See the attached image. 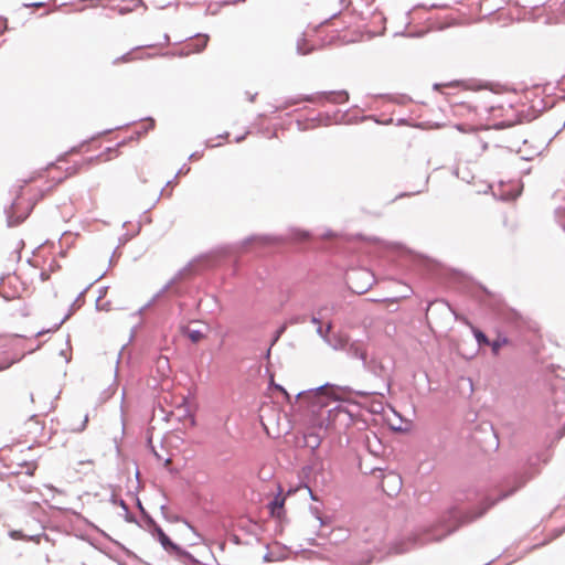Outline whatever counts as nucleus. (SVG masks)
Returning a JSON list of instances; mask_svg holds the SVG:
<instances>
[{
  "label": "nucleus",
  "mask_w": 565,
  "mask_h": 565,
  "mask_svg": "<svg viewBox=\"0 0 565 565\" xmlns=\"http://www.w3.org/2000/svg\"><path fill=\"white\" fill-rule=\"evenodd\" d=\"M541 462H546V459L543 458V454L529 456L521 470L503 479L497 499H491L489 497L483 498L476 510H465L460 505L463 501L472 502L478 499L479 495L475 490H468L465 494H457L456 504L447 510L435 527L417 529L407 537L394 541L391 544L390 552L394 554H404L424 546L427 543L439 542L454 533L461 525L481 518L497 502L514 494L530 480L536 477L540 473L539 465Z\"/></svg>",
  "instance_id": "1"
},
{
  "label": "nucleus",
  "mask_w": 565,
  "mask_h": 565,
  "mask_svg": "<svg viewBox=\"0 0 565 565\" xmlns=\"http://www.w3.org/2000/svg\"><path fill=\"white\" fill-rule=\"evenodd\" d=\"M153 537L160 543L161 547L171 556H174L178 561L184 565H196L199 561L185 548L174 543L162 530L160 525H156V529L150 532Z\"/></svg>",
  "instance_id": "2"
},
{
  "label": "nucleus",
  "mask_w": 565,
  "mask_h": 565,
  "mask_svg": "<svg viewBox=\"0 0 565 565\" xmlns=\"http://www.w3.org/2000/svg\"><path fill=\"white\" fill-rule=\"evenodd\" d=\"M320 100H326L332 104H343L349 100V93L344 89L342 90H330V92H318L316 94L310 95H299L296 98H290L286 100V105H296L301 102L308 103H317Z\"/></svg>",
  "instance_id": "3"
},
{
  "label": "nucleus",
  "mask_w": 565,
  "mask_h": 565,
  "mask_svg": "<svg viewBox=\"0 0 565 565\" xmlns=\"http://www.w3.org/2000/svg\"><path fill=\"white\" fill-rule=\"evenodd\" d=\"M362 366L364 371L372 374L374 377L380 379L385 383L386 391L388 392L392 385V379L388 373V370L383 364L382 361H380L377 358H366L364 362L362 363Z\"/></svg>",
  "instance_id": "4"
},
{
  "label": "nucleus",
  "mask_w": 565,
  "mask_h": 565,
  "mask_svg": "<svg viewBox=\"0 0 565 565\" xmlns=\"http://www.w3.org/2000/svg\"><path fill=\"white\" fill-rule=\"evenodd\" d=\"M20 202L19 199L14 200L8 207L4 209L7 215V224L9 227L17 226L22 223L29 215L32 206L26 205L23 212H19Z\"/></svg>",
  "instance_id": "5"
},
{
  "label": "nucleus",
  "mask_w": 565,
  "mask_h": 565,
  "mask_svg": "<svg viewBox=\"0 0 565 565\" xmlns=\"http://www.w3.org/2000/svg\"><path fill=\"white\" fill-rule=\"evenodd\" d=\"M192 273V264L189 263L185 267L180 269L158 292L153 295V297L149 300V302L140 308L139 312L143 309L150 307L157 299H159L163 294H166L169 289H171L179 280L186 277V275Z\"/></svg>",
  "instance_id": "6"
},
{
  "label": "nucleus",
  "mask_w": 565,
  "mask_h": 565,
  "mask_svg": "<svg viewBox=\"0 0 565 565\" xmlns=\"http://www.w3.org/2000/svg\"><path fill=\"white\" fill-rule=\"evenodd\" d=\"M104 275H105V273L100 274V275H99V276H98V277H97L93 282H90L86 288H84V289L78 294V296L76 297V299H75V300L73 301V303L71 305V309H70V311H68V312L63 317V319H62L58 323H56V324L54 326V328H53V329H50V331H55V330H57V329H58V328H60V327H61V326H62V324H63V323H64V322H65V321L71 317V315L73 313V311H74L75 309H77V308H79V307H81V301L83 300V297H84V295L86 294V291L92 287V285H93L94 282H96V281H98L99 279H102V278L104 277ZM46 332H49V330H41V331H39V332L36 333V335H38V337H40V335H42V334H44V333H46Z\"/></svg>",
  "instance_id": "7"
},
{
  "label": "nucleus",
  "mask_w": 565,
  "mask_h": 565,
  "mask_svg": "<svg viewBox=\"0 0 565 565\" xmlns=\"http://www.w3.org/2000/svg\"><path fill=\"white\" fill-rule=\"evenodd\" d=\"M402 487L401 476L395 472H388L383 477L382 489L388 495L396 494Z\"/></svg>",
  "instance_id": "8"
},
{
  "label": "nucleus",
  "mask_w": 565,
  "mask_h": 565,
  "mask_svg": "<svg viewBox=\"0 0 565 565\" xmlns=\"http://www.w3.org/2000/svg\"><path fill=\"white\" fill-rule=\"evenodd\" d=\"M354 275H356L359 278H363L365 280V282L361 286L351 285L350 288L352 289V291L354 294H358V295L365 294L371 288V286L373 284L372 274L367 270H358L354 273Z\"/></svg>",
  "instance_id": "9"
},
{
  "label": "nucleus",
  "mask_w": 565,
  "mask_h": 565,
  "mask_svg": "<svg viewBox=\"0 0 565 565\" xmlns=\"http://www.w3.org/2000/svg\"><path fill=\"white\" fill-rule=\"evenodd\" d=\"M298 445L300 447L310 448L311 450H316L321 445L320 436L315 431H309L303 434L301 439L298 440Z\"/></svg>",
  "instance_id": "10"
},
{
  "label": "nucleus",
  "mask_w": 565,
  "mask_h": 565,
  "mask_svg": "<svg viewBox=\"0 0 565 565\" xmlns=\"http://www.w3.org/2000/svg\"><path fill=\"white\" fill-rule=\"evenodd\" d=\"M285 498L281 495V490L274 497V499L268 503V508L270 511V515L275 518H281L285 513L284 509Z\"/></svg>",
  "instance_id": "11"
},
{
  "label": "nucleus",
  "mask_w": 565,
  "mask_h": 565,
  "mask_svg": "<svg viewBox=\"0 0 565 565\" xmlns=\"http://www.w3.org/2000/svg\"><path fill=\"white\" fill-rule=\"evenodd\" d=\"M324 343L335 351L344 350L348 344V338L340 333H330Z\"/></svg>",
  "instance_id": "12"
},
{
  "label": "nucleus",
  "mask_w": 565,
  "mask_h": 565,
  "mask_svg": "<svg viewBox=\"0 0 565 565\" xmlns=\"http://www.w3.org/2000/svg\"><path fill=\"white\" fill-rule=\"evenodd\" d=\"M260 242L265 245H271V244H278L282 242V238L280 236H274V235H252L249 237H246L243 241V245H248L252 242Z\"/></svg>",
  "instance_id": "13"
},
{
  "label": "nucleus",
  "mask_w": 565,
  "mask_h": 565,
  "mask_svg": "<svg viewBox=\"0 0 565 565\" xmlns=\"http://www.w3.org/2000/svg\"><path fill=\"white\" fill-rule=\"evenodd\" d=\"M347 351L348 356L352 359H358L362 363L367 358L366 351L361 348L359 342L354 341L347 344V348L344 349Z\"/></svg>",
  "instance_id": "14"
},
{
  "label": "nucleus",
  "mask_w": 565,
  "mask_h": 565,
  "mask_svg": "<svg viewBox=\"0 0 565 565\" xmlns=\"http://www.w3.org/2000/svg\"><path fill=\"white\" fill-rule=\"evenodd\" d=\"M329 384H326V386H328ZM324 385L322 386H319V387H316V388H310L308 391H302V392H299L297 395H296V401H301L306 397H312V398H316L318 399L316 402V404L318 406H322L323 403L320 401L321 398V391L323 390Z\"/></svg>",
  "instance_id": "15"
},
{
  "label": "nucleus",
  "mask_w": 565,
  "mask_h": 565,
  "mask_svg": "<svg viewBox=\"0 0 565 565\" xmlns=\"http://www.w3.org/2000/svg\"><path fill=\"white\" fill-rule=\"evenodd\" d=\"M8 534L12 540H26L33 542H40V537L43 535V533L26 534L22 530H10Z\"/></svg>",
  "instance_id": "16"
},
{
  "label": "nucleus",
  "mask_w": 565,
  "mask_h": 565,
  "mask_svg": "<svg viewBox=\"0 0 565 565\" xmlns=\"http://www.w3.org/2000/svg\"><path fill=\"white\" fill-rule=\"evenodd\" d=\"M192 38H195L196 39V42L195 43H192L190 44L192 47V52H202L205 46L207 45V42H209V35L207 34H203V33H196L194 35H191L190 39Z\"/></svg>",
  "instance_id": "17"
},
{
  "label": "nucleus",
  "mask_w": 565,
  "mask_h": 565,
  "mask_svg": "<svg viewBox=\"0 0 565 565\" xmlns=\"http://www.w3.org/2000/svg\"><path fill=\"white\" fill-rule=\"evenodd\" d=\"M110 501L114 504L119 505L125 511V513H126V521H128V522H135L136 521V518L130 513L128 504L125 502L124 499L118 498L117 495L113 494L110 497Z\"/></svg>",
  "instance_id": "18"
},
{
  "label": "nucleus",
  "mask_w": 565,
  "mask_h": 565,
  "mask_svg": "<svg viewBox=\"0 0 565 565\" xmlns=\"http://www.w3.org/2000/svg\"><path fill=\"white\" fill-rule=\"evenodd\" d=\"M296 49L299 55H307L313 51V46L308 45L303 36L298 39Z\"/></svg>",
  "instance_id": "19"
},
{
  "label": "nucleus",
  "mask_w": 565,
  "mask_h": 565,
  "mask_svg": "<svg viewBox=\"0 0 565 565\" xmlns=\"http://www.w3.org/2000/svg\"><path fill=\"white\" fill-rule=\"evenodd\" d=\"M341 390L344 392V393H348V394H354L356 396H361V397H366V396H370V395H381L383 396L384 394L382 392H375V391H372V392H369V391H355V390H352L351 387L349 386H344V387H341Z\"/></svg>",
  "instance_id": "20"
},
{
  "label": "nucleus",
  "mask_w": 565,
  "mask_h": 565,
  "mask_svg": "<svg viewBox=\"0 0 565 565\" xmlns=\"http://www.w3.org/2000/svg\"><path fill=\"white\" fill-rule=\"evenodd\" d=\"M473 335L479 345H489L490 344V341H489L487 334L483 331H481L480 329L475 328Z\"/></svg>",
  "instance_id": "21"
},
{
  "label": "nucleus",
  "mask_w": 565,
  "mask_h": 565,
  "mask_svg": "<svg viewBox=\"0 0 565 565\" xmlns=\"http://www.w3.org/2000/svg\"><path fill=\"white\" fill-rule=\"evenodd\" d=\"M132 3H134V6H130V4L120 6L118 8V13L124 15V14L131 12L136 7L143 6V2L141 0H132Z\"/></svg>",
  "instance_id": "22"
},
{
  "label": "nucleus",
  "mask_w": 565,
  "mask_h": 565,
  "mask_svg": "<svg viewBox=\"0 0 565 565\" xmlns=\"http://www.w3.org/2000/svg\"><path fill=\"white\" fill-rule=\"evenodd\" d=\"M186 334H188V338L191 340V342L193 343H198L199 341H201L203 338H204V334L201 330H186Z\"/></svg>",
  "instance_id": "23"
},
{
  "label": "nucleus",
  "mask_w": 565,
  "mask_h": 565,
  "mask_svg": "<svg viewBox=\"0 0 565 565\" xmlns=\"http://www.w3.org/2000/svg\"><path fill=\"white\" fill-rule=\"evenodd\" d=\"M332 324L329 322L326 328H323L321 324L317 327V334L326 342V339L329 337L331 331Z\"/></svg>",
  "instance_id": "24"
},
{
  "label": "nucleus",
  "mask_w": 565,
  "mask_h": 565,
  "mask_svg": "<svg viewBox=\"0 0 565 565\" xmlns=\"http://www.w3.org/2000/svg\"><path fill=\"white\" fill-rule=\"evenodd\" d=\"M286 330H287V323H284L277 328V330L273 334V339L270 341V347H274L278 342V340L281 338V335L285 333Z\"/></svg>",
  "instance_id": "25"
},
{
  "label": "nucleus",
  "mask_w": 565,
  "mask_h": 565,
  "mask_svg": "<svg viewBox=\"0 0 565 565\" xmlns=\"http://www.w3.org/2000/svg\"><path fill=\"white\" fill-rule=\"evenodd\" d=\"M507 342H508V339H507V338H498L497 340H494V341L490 342V344H489V345H491L492 351H493L494 353H497V352L499 351V349H500L503 344H505Z\"/></svg>",
  "instance_id": "26"
},
{
  "label": "nucleus",
  "mask_w": 565,
  "mask_h": 565,
  "mask_svg": "<svg viewBox=\"0 0 565 565\" xmlns=\"http://www.w3.org/2000/svg\"><path fill=\"white\" fill-rule=\"evenodd\" d=\"M503 226L507 227L510 233H514L518 228V224L514 221L510 222L507 216L503 218Z\"/></svg>",
  "instance_id": "27"
},
{
  "label": "nucleus",
  "mask_w": 565,
  "mask_h": 565,
  "mask_svg": "<svg viewBox=\"0 0 565 565\" xmlns=\"http://www.w3.org/2000/svg\"><path fill=\"white\" fill-rule=\"evenodd\" d=\"M131 60H132V57H131V52H127V53L122 54L121 56L116 57V58L113 61V64H118L119 62H124V63H126V62H129V61H131Z\"/></svg>",
  "instance_id": "28"
},
{
  "label": "nucleus",
  "mask_w": 565,
  "mask_h": 565,
  "mask_svg": "<svg viewBox=\"0 0 565 565\" xmlns=\"http://www.w3.org/2000/svg\"><path fill=\"white\" fill-rule=\"evenodd\" d=\"M143 518L146 519L150 532L156 529V525H159L147 512L143 514Z\"/></svg>",
  "instance_id": "29"
},
{
  "label": "nucleus",
  "mask_w": 565,
  "mask_h": 565,
  "mask_svg": "<svg viewBox=\"0 0 565 565\" xmlns=\"http://www.w3.org/2000/svg\"><path fill=\"white\" fill-rule=\"evenodd\" d=\"M306 321V316H294L289 319L290 324H299Z\"/></svg>",
  "instance_id": "30"
},
{
  "label": "nucleus",
  "mask_w": 565,
  "mask_h": 565,
  "mask_svg": "<svg viewBox=\"0 0 565 565\" xmlns=\"http://www.w3.org/2000/svg\"><path fill=\"white\" fill-rule=\"evenodd\" d=\"M274 388L277 390L278 392H280L288 401H290V395L289 393L287 392V390L280 385V384H274Z\"/></svg>",
  "instance_id": "31"
},
{
  "label": "nucleus",
  "mask_w": 565,
  "mask_h": 565,
  "mask_svg": "<svg viewBox=\"0 0 565 565\" xmlns=\"http://www.w3.org/2000/svg\"><path fill=\"white\" fill-rule=\"evenodd\" d=\"M424 190H417V191H413V192H403V193H399L395 200L397 199H401V198H405V196H412V195H416V194H419L422 193Z\"/></svg>",
  "instance_id": "32"
},
{
  "label": "nucleus",
  "mask_w": 565,
  "mask_h": 565,
  "mask_svg": "<svg viewBox=\"0 0 565 565\" xmlns=\"http://www.w3.org/2000/svg\"><path fill=\"white\" fill-rule=\"evenodd\" d=\"M88 423V415L86 414L81 426L76 429H74L75 431H83L85 428H86V425Z\"/></svg>",
  "instance_id": "33"
},
{
  "label": "nucleus",
  "mask_w": 565,
  "mask_h": 565,
  "mask_svg": "<svg viewBox=\"0 0 565 565\" xmlns=\"http://www.w3.org/2000/svg\"><path fill=\"white\" fill-rule=\"evenodd\" d=\"M490 435H491V437H492V439H493L494 448H498V446H499V441H498L497 436H495V434H494V431H493V428H492L491 426H490Z\"/></svg>",
  "instance_id": "34"
},
{
  "label": "nucleus",
  "mask_w": 565,
  "mask_h": 565,
  "mask_svg": "<svg viewBox=\"0 0 565 565\" xmlns=\"http://www.w3.org/2000/svg\"><path fill=\"white\" fill-rule=\"evenodd\" d=\"M147 120L149 121V125L145 128L143 132H147L149 129H152L154 126V120L152 118L148 117Z\"/></svg>",
  "instance_id": "35"
},
{
  "label": "nucleus",
  "mask_w": 565,
  "mask_h": 565,
  "mask_svg": "<svg viewBox=\"0 0 565 565\" xmlns=\"http://www.w3.org/2000/svg\"><path fill=\"white\" fill-rule=\"evenodd\" d=\"M172 292L177 296H181L183 294V290L180 287H175L172 289Z\"/></svg>",
  "instance_id": "36"
},
{
  "label": "nucleus",
  "mask_w": 565,
  "mask_h": 565,
  "mask_svg": "<svg viewBox=\"0 0 565 565\" xmlns=\"http://www.w3.org/2000/svg\"><path fill=\"white\" fill-rule=\"evenodd\" d=\"M311 322H312L313 324L319 326V324H320V319H319L318 317H316V316H312V317H311Z\"/></svg>",
  "instance_id": "37"
},
{
  "label": "nucleus",
  "mask_w": 565,
  "mask_h": 565,
  "mask_svg": "<svg viewBox=\"0 0 565 565\" xmlns=\"http://www.w3.org/2000/svg\"><path fill=\"white\" fill-rule=\"evenodd\" d=\"M151 451H152V454L156 456V458H157L158 460H161V459H162V457L157 452V450L154 449V447H153V446H151Z\"/></svg>",
  "instance_id": "38"
},
{
  "label": "nucleus",
  "mask_w": 565,
  "mask_h": 565,
  "mask_svg": "<svg viewBox=\"0 0 565 565\" xmlns=\"http://www.w3.org/2000/svg\"><path fill=\"white\" fill-rule=\"evenodd\" d=\"M271 348H273V347H270V345H269V347H268V349H267V350H266V352H265V359H267V360H269V358H270Z\"/></svg>",
  "instance_id": "39"
},
{
  "label": "nucleus",
  "mask_w": 565,
  "mask_h": 565,
  "mask_svg": "<svg viewBox=\"0 0 565 565\" xmlns=\"http://www.w3.org/2000/svg\"><path fill=\"white\" fill-rule=\"evenodd\" d=\"M335 409L338 412H345L347 414H349L352 417V414L349 411H345L341 405L337 406Z\"/></svg>",
  "instance_id": "40"
},
{
  "label": "nucleus",
  "mask_w": 565,
  "mask_h": 565,
  "mask_svg": "<svg viewBox=\"0 0 565 565\" xmlns=\"http://www.w3.org/2000/svg\"><path fill=\"white\" fill-rule=\"evenodd\" d=\"M137 504H138V508L140 509L141 513L146 514V510L143 509V507H142V504H141L139 499H137Z\"/></svg>",
  "instance_id": "41"
},
{
  "label": "nucleus",
  "mask_w": 565,
  "mask_h": 565,
  "mask_svg": "<svg viewBox=\"0 0 565 565\" xmlns=\"http://www.w3.org/2000/svg\"><path fill=\"white\" fill-rule=\"evenodd\" d=\"M42 6H44L43 2H34V3L26 4V7H42Z\"/></svg>",
  "instance_id": "42"
},
{
  "label": "nucleus",
  "mask_w": 565,
  "mask_h": 565,
  "mask_svg": "<svg viewBox=\"0 0 565 565\" xmlns=\"http://www.w3.org/2000/svg\"><path fill=\"white\" fill-rule=\"evenodd\" d=\"M245 136H246V135L237 136V137L235 138V142H241V141H243V140L245 139Z\"/></svg>",
  "instance_id": "43"
},
{
  "label": "nucleus",
  "mask_w": 565,
  "mask_h": 565,
  "mask_svg": "<svg viewBox=\"0 0 565 565\" xmlns=\"http://www.w3.org/2000/svg\"><path fill=\"white\" fill-rule=\"evenodd\" d=\"M372 562L371 557H367L365 561L361 562L360 565H367Z\"/></svg>",
  "instance_id": "44"
},
{
  "label": "nucleus",
  "mask_w": 565,
  "mask_h": 565,
  "mask_svg": "<svg viewBox=\"0 0 565 565\" xmlns=\"http://www.w3.org/2000/svg\"><path fill=\"white\" fill-rule=\"evenodd\" d=\"M49 278V275L45 273H41V279L46 280Z\"/></svg>",
  "instance_id": "45"
},
{
  "label": "nucleus",
  "mask_w": 565,
  "mask_h": 565,
  "mask_svg": "<svg viewBox=\"0 0 565 565\" xmlns=\"http://www.w3.org/2000/svg\"><path fill=\"white\" fill-rule=\"evenodd\" d=\"M163 40H164V42H166V43H169V40H170V39H169V35H168V34H164Z\"/></svg>",
  "instance_id": "46"
},
{
  "label": "nucleus",
  "mask_w": 565,
  "mask_h": 565,
  "mask_svg": "<svg viewBox=\"0 0 565 565\" xmlns=\"http://www.w3.org/2000/svg\"><path fill=\"white\" fill-rule=\"evenodd\" d=\"M255 96H256V94H255V95H248V99H249L250 102H254Z\"/></svg>",
  "instance_id": "47"
},
{
  "label": "nucleus",
  "mask_w": 565,
  "mask_h": 565,
  "mask_svg": "<svg viewBox=\"0 0 565 565\" xmlns=\"http://www.w3.org/2000/svg\"><path fill=\"white\" fill-rule=\"evenodd\" d=\"M171 462L170 458L164 459V466H168Z\"/></svg>",
  "instance_id": "48"
},
{
  "label": "nucleus",
  "mask_w": 565,
  "mask_h": 565,
  "mask_svg": "<svg viewBox=\"0 0 565 565\" xmlns=\"http://www.w3.org/2000/svg\"><path fill=\"white\" fill-rule=\"evenodd\" d=\"M309 544L310 545H315L316 544V540L315 539H309Z\"/></svg>",
  "instance_id": "49"
},
{
  "label": "nucleus",
  "mask_w": 565,
  "mask_h": 565,
  "mask_svg": "<svg viewBox=\"0 0 565 565\" xmlns=\"http://www.w3.org/2000/svg\"><path fill=\"white\" fill-rule=\"evenodd\" d=\"M441 87L440 84H434V89H439Z\"/></svg>",
  "instance_id": "50"
},
{
  "label": "nucleus",
  "mask_w": 565,
  "mask_h": 565,
  "mask_svg": "<svg viewBox=\"0 0 565 565\" xmlns=\"http://www.w3.org/2000/svg\"><path fill=\"white\" fill-rule=\"evenodd\" d=\"M428 181H429V177H426V180H425V183H424V186H425V188L427 186Z\"/></svg>",
  "instance_id": "51"
},
{
  "label": "nucleus",
  "mask_w": 565,
  "mask_h": 565,
  "mask_svg": "<svg viewBox=\"0 0 565 565\" xmlns=\"http://www.w3.org/2000/svg\"><path fill=\"white\" fill-rule=\"evenodd\" d=\"M218 137H220V138L228 137V132H225L224 135H220Z\"/></svg>",
  "instance_id": "52"
},
{
  "label": "nucleus",
  "mask_w": 565,
  "mask_h": 565,
  "mask_svg": "<svg viewBox=\"0 0 565 565\" xmlns=\"http://www.w3.org/2000/svg\"><path fill=\"white\" fill-rule=\"evenodd\" d=\"M339 14V12L333 13L329 19H333Z\"/></svg>",
  "instance_id": "53"
},
{
  "label": "nucleus",
  "mask_w": 565,
  "mask_h": 565,
  "mask_svg": "<svg viewBox=\"0 0 565 565\" xmlns=\"http://www.w3.org/2000/svg\"><path fill=\"white\" fill-rule=\"evenodd\" d=\"M440 305L446 306L449 309L448 305L445 301H440Z\"/></svg>",
  "instance_id": "54"
},
{
  "label": "nucleus",
  "mask_w": 565,
  "mask_h": 565,
  "mask_svg": "<svg viewBox=\"0 0 565 565\" xmlns=\"http://www.w3.org/2000/svg\"><path fill=\"white\" fill-rule=\"evenodd\" d=\"M190 159L195 158V153L190 154Z\"/></svg>",
  "instance_id": "55"
},
{
  "label": "nucleus",
  "mask_w": 565,
  "mask_h": 565,
  "mask_svg": "<svg viewBox=\"0 0 565 565\" xmlns=\"http://www.w3.org/2000/svg\"><path fill=\"white\" fill-rule=\"evenodd\" d=\"M180 173H181V170H179V172H178V173H175L174 179H175L177 177H179V174H180Z\"/></svg>",
  "instance_id": "56"
}]
</instances>
